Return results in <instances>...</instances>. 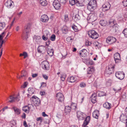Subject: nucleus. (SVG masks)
Returning <instances> with one entry per match:
<instances>
[{
    "instance_id": "11",
    "label": "nucleus",
    "mask_w": 127,
    "mask_h": 127,
    "mask_svg": "<svg viewBox=\"0 0 127 127\" xmlns=\"http://www.w3.org/2000/svg\"><path fill=\"white\" fill-rule=\"evenodd\" d=\"M85 114L79 111H78L77 112V116L79 120H83L85 118Z\"/></svg>"
},
{
    "instance_id": "39",
    "label": "nucleus",
    "mask_w": 127,
    "mask_h": 127,
    "mask_svg": "<svg viewBox=\"0 0 127 127\" xmlns=\"http://www.w3.org/2000/svg\"><path fill=\"white\" fill-rule=\"evenodd\" d=\"M68 32L67 28L66 27H64L62 29V32L64 34H67Z\"/></svg>"
},
{
    "instance_id": "9",
    "label": "nucleus",
    "mask_w": 127,
    "mask_h": 127,
    "mask_svg": "<svg viewBox=\"0 0 127 127\" xmlns=\"http://www.w3.org/2000/svg\"><path fill=\"white\" fill-rule=\"evenodd\" d=\"M111 7V5L109 2H106L102 5V10L103 11L105 12L109 10Z\"/></svg>"
},
{
    "instance_id": "22",
    "label": "nucleus",
    "mask_w": 127,
    "mask_h": 127,
    "mask_svg": "<svg viewBox=\"0 0 127 127\" xmlns=\"http://www.w3.org/2000/svg\"><path fill=\"white\" fill-rule=\"evenodd\" d=\"M90 119V116H88L86 117L82 125L83 127H88L86 126L89 123Z\"/></svg>"
},
{
    "instance_id": "1",
    "label": "nucleus",
    "mask_w": 127,
    "mask_h": 127,
    "mask_svg": "<svg viewBox=\"0 0 127 127\" xmlns=\"http://www.w3.org/2000/svg\"><path fill=\"white\" fill-rule=\"evenodd\" d=\"M109 24L111 25L110 27H112L113 31L116 32L118 29V25L117 24L116 20L113 19H111L109 21Z\"/></svg>"
},
{
    "instance_id": "34",
    "label": "nucleus",
    "mask_w": 127,
    "mask_h": 127,
    "mask_svg": "<svg viewBox=\"0 0 127 127\" xmlns=\"http://www.w3.org/2000/svg\"><path fill=\"white\" fill-rule=\"evenodd\" d=\"M40 100L39 98H37V100L35 101V102L33 104L35 106H38L40 104Z\"/></svg>"
},
{
    "instance_id": "13",
    "label": "nucleus",
    "mask_w": 127,
    "mask_h": 127,
    "mask_svg": "<svg viewBox=\"0 0 127 127\" xmlns=\"http://www.w3.org/2000/svg\"><path fill=\"white\" fill-rule=\"evenodd\" d=\"M83 62L88 65H93L94 64L93 61L90 60L89 59L85 58L83 59L82 60Z\"/></svg>"
},
{
    "instance_id": "18",
    "label": "nucleus",
    "mask_w": 127,
    "mask_h": 127,
    "mask_svg": "<svg viewBox=\"0 0 127 127\" xmlns=\"http://www.w3.org/2000/svg\"><path fill=\"white\" fill-rule=\"evenodd\" d=\"M46 51L48 54L50 56H53L54 53V50L50 46L46 47Z\"/></svg>"
},
{
    "instance_id": "38",
    "label": "nucleus",
    "mask_w": 127,
    "mask_h": 127,
    "mask_svg": "<svg viewBox=\"0 0 127 127\" xmlns=\"http://www.w3.org/2000/svg\"><path fill=\"white\" fill-rule=\"evenodd\" d=\"M120 119L121 120L123 121L126 120L127 119V116L124 114H122L120 117Z\"/></svg>"
},
{
    "instance_id": "49",
    "label": "nucleus",
    "mask_w": 127,
    "mask_h": 127,
    "mask_svg": "<svg viewBox=\"0 0 127 127\" xmlns=\"http://www.w3.org/2000/svg\"><path fill=\"white\" fill-rule=\"evenodd\" d=\"M92 43L89 41L88 40H86L85 41V44L86 46H89L91 45Z\"/></svg>"
},
{
    "instance_id": "21",
    "label": "nucleus",
    "mask_w": 127,
    "mask_h": 127,
    "mask_svg": "<svg viewBox=\"0 0 127 127\" xmlns=\"http://www.w3.org/2000/svg\"><path fill=\"white\" fill-rule=\"evenodd\" d=\"M49 20V18L46 15L44 14L42 15L40 18V20L43 22H46Z\"/></svg>"
},
{
    "instance_id": "25",
    "label": "nucleus",
    "mask_w": 127,
    "mask_h": 127,
    "mask_svg": "<svg viewBox=\"0 0 127 127\" xmlns=\"http://www.w3.org/2000/svg\"><path fill=\"white\" fill-rule=\"evenodd\" d=\"M84 0H76V4L78 6L84 5Z\"/></svg>"
},
{
    "instance_id": "26",
    "label": "nucleus",
    "mask_w": 127,
    "mask_h": 127,
    "mask_svg": "<svg viewBox=\"0 0 127 127\" xmlns=\"http://www.w3.org/2000/svg\"><path fill=\"white\" fill-rule=\"evenodd\" d=\"M111 104L107 102H106L103 104V105L104 107L107 109H109L111 108Z\"/></svg>"
},
{
    "instance_id": "17",
    "label": "nucleus",
    "mask_w": 127,
    "mask_h": 127,
    "mask_svg": "<svg viewBox=\"0 0 127 127\" xmlns=\"http://www.w3.org/2000/svg\"><path fill=\"white\" fill-rule=\"evenodd\" d=\"M10 99L11 100H9V102L10 103H12L16 100L18 101L19 100V95H17L16 97H13L11 95L10 96Z\"/></svg>"
},
{
    "instance_id": "6",
    "label": "nucleus",
    "mask_w": 127,
    "mask_h": 127,
    "mask_svg": "<svg viewBox=\"0 0 127 127\" xmlns=\"http://www.w3.org/2000/svg\"><path fill=\"white\" fill-rule=\"evenodd\" d=\"M116 41V39L112 36H108L106 39V42L110 44H112Z\"/></svg>"
},
{
    "instance_id": "48",
    "label": "nucleus",
    "mask_w": 127,
    "mask_h": 127,
    "mask_svg": "<svg viewBox=\"0 0 127 127\" xmlns=\"http://www.w3.org/2000/svg\"><path fill=\"white\" fill-rule=\"evenodd\" d=\"M5 35V32H3L0 35V40H2Z\"/></svg>"
},
{
    "instance_id": "44",
    "label": "nucleus",
    "mask_w": 127,
    "mask_h": 127,
    "mask_svg": "<svg viewBox=\"0 0 127 127\" xmlns=\"http://www.w3.org/2000/svg\"><path fill=\"white\" fill-rule=\"evenodd\" d=\"M21 77H25L26 76L27 73L26 71L23 70L22 71Z\"/></svg>"
},
{
    "instance_id": "10",
    "label": "nucleus",
    "mask_w": 127,
    "mask_h": 127,
    "mask_svg": "<svg viewBox=\"0 0 127 127\" xmlns=\"http://www.w3.org/2000/svg\"><path fill=\"white\" fill-rule=\"evenodd\" d=\"M56 99L60 102H62L64 99V97L63 94L60 93H59L56 94Z\"/></svg>"
},
{
    "instance_id": "40",
    "label": "nucleus",
    "mask_w": 127,
    "mask_h": 127,
    "mask_svg": "<svg viewBox=\"0 0 127 127\" xmlns=\"http://www.w3.org/2000/svg\"><path fill=\"white\" fill-rule=\"evenodd\" d=\"M10 125L12 127L15 126L16 125V120H13L10 122Z\"/></svg>"
},
{
    "instance_id": "55",
    "label": "nucleus",
    "mask_w": 127,
    "mask_h": 127,
    "mask_svg": "<svg viewBox=\"0 0 127 127\" xmlns=\"http://www.w3.org/2000/svg\"><path fill=\"white\" fill-rule=\"evenodd\" d=\"M123 3L124 6H127V0H124L123 1Z\"/></svg>"
},
{
    "instance_id": "36",
    "label": "nucleus",
    "mask_w": 127,
    "mask_h": 127,
    "mask_svg": "<svg viewBox=\"0 0 127 127\" xmlns=\"http://www.w3.org/2000/svg\"><path fill=\"white\" fill-rule=\"evenodd\" d=\"M70 107L71 110H76L77 109V108L76 107V104L75 103H72Z\"/></svg>"
},
{
    "instance_id": "7",
    "label": "nucleus",
    "mask_w": 127,
    "mask_h": 127,
    "mask_svg": "<svg viewBox=\"0 0 127 127\" xmlns=\"http://www.w3.org/2000/svg\"><path fill=\"white\" fill-rule=\"evenodd\" d=\"M46 47L42 45L39 46L38 47L37 50L38 52L39 53L44 54L46 51Z\"/></svg>"
},
{
    "instance_id": "52",
    "label": "nucleus",
    "mask_w": 127,
    "mask_h": 127,
    "mask_svg": "<svg viewBox=\"0 0 127 127\" xmlns=\"http://www.w3.org/2000/svg\"><path fill=\"white\" fill-rule=\"evenodd\" d=\"M43 120V118L42 117H39L37 118L36 119V120L38 122H40V123H41Z\"/></svg>"
},
{
    "instance_id": "63",
    "label": "nucleus",
    "mask_w": 127,
    "mask_h": 127,
    "mask_svg": "<svg viewBox=\"0 0 127 127\" xmlns=\"http://www.w3.org/2000/svg\"><path fill=\"white\" fill-rule=\"evenodd\" d=\"M28 85V83L27 82H25L24 83V84L23 85V88H25L27 87Z\"/></svg>"
},
{
    "instance_id": "64",
    "label": "nucleus",
    "mask_w": 127,
    "mask_h": 127,
    "mask_svg": "<svg viewBox=\"0 0 127 127\" xmlns=\"http://www.w3.org/2000/svg\"><path fill=\"white\" fill-rule=\"evenodd\" d=\"M38 75V74L37 73H35V74H33L32 75V77L33 78H35L36 76H37Z\"/></svg>"
},
{
    "instance_id": "62",
    "label": "nucleus",
    "mask_w": 127,
    "mask_h": 127,
    "mask_svg": "<svg viewBox=\"0 0 127 127\" xmlns=\"http://www.w3.org/2000/svg\"><path fill=\"white\" fill-rule=\"evenodd\" d=\"M42 38L44 40H46L48 39V38L47 37H46L45 36L43 35L42 36Z\"/></svg>"
},
{
    "instance_id": "60",
    "label": "nucleus",
    "mask_w": 127,
    "mask_h": 127,
    "mask_svg": "<svg viewBox=\"0 0 127 127\" xmlns=\"http://www.w3.org/2000/svg\"><path fill=\"white\" fill-rule=\"evenodd\" d=\"M120 60L121 59H119L118 58L117 59H114V60L115 61V63H118L119 62H120Z\"/></svg>"
},
{
    "instance_id": "53",
    "label": "nucleus",
    "mask_w": 127,
    "mask_h": 127,
    "mask_svg": "<svg viewBox=\"0 0 127 127\" xmlns=\"http://www.w3.org/2000/svg\"><path fill=\"white\" fill-rule=\"evenodd\" d=\"M86 86V84L84 83H81L80 84V86L82 88L84 87H85Z\"/></svg>"
},
{
    "instance_id": "31",
    "label": "nucleus",
    "mask_w": 127,
    "mask_h": 127,
    "mask_svg": "<svg viewBox=\"0 0 127 127\" xmlns=\"http://www.w3.org/2000/svg\"><path fill=\"white\" fill-rule=\"evenodd\" d=\"M98 96L101 97L105 95V93L103 91H97L96 94Z\"/></svg>"
},
{
    "instance_id": "41",
    "label": "nucleus",
    "mask_w": 127,
    "mask_h": 127,
    "mask_svg": "<svg viewBox=\"0 0 127 127\" xmlns=\"http://www.w3.org/2000/svg\"><path fill=\"white\" fill-rule=\"evenodd\" d=\"M114 59H120L121 57L120 54L118 53H116L115 54L114 56Z\"/></svg>"
},
{
    "instance_id": "37",
    "label": "nucleus",
    "mask_w": 127,
    "mask_h": 127,
    "mask_svg": "<svg viewBox=\"0 0 127 127\" xmlns=\"http://www.w3.org/2000/svg\"><path fill=\"white\" fill-rule=\"evenodd\" d=\"M37 98H38L36 96H33L30 98L31 101L32 103L33 104L37 100Z\"/></svg>"
},
{
    "instance_id": "28",
    "label": "nucleus",
    "mask_w": 127,
    "mask_h": 127,
    "mask_svg": "<svg viewBox=\"0 0 127 127\" xmlns=\"http://www.w3.org/2000/svg\"><path fill=\"white\" fill-rule=\"evenodd\" d=\"M76 80L75 78L73 76H71L70 78H68L67 79V81L71 83L74 82Z\"/></svg>"
},
{
    "instance_id": "45",
    "label": "nucleus",
    "mask_w": 127,
    "mask_h": 127,
    "mask_svg": "<svg viewBox=\"0 0 127 127\" xmlns=\"http://www.w3.org/2000/svg\"><path fill=\"white\" fill-rule=\"evenodd\" d=\"M123 33L126 37H127V29H125L123 31Z\"/></svg>"
},
{
    "instance_id": "30",
    "label": "nucleus",
    "mask_w": 127,
    "mask_h": 127,
    "mask_svg": "<svg viewBox=\"0 0 127 127\" xmlns=\"http://www.w3.org/2000/svg\"><path fill=\"white\" fill-rule=\"evenodd\" d=\"M28 91L29 94H28V96L29 95H32V94L34 93V89L32 87H31L28 88Z\"/></svg>"
},
{
    "instance_id": "43",
    "label": "nucleus",
    "mask_w": 127,
    "mask_h": 127,
    "mask_svg": "<svg viewBox=\"0 0 127 127\" xmlns=\"http://www.w3.org/2000/svg\"><path fill=\"white\" fill-rule=\"evenodd\" d=\"M69 2L70 4L73 6L75 4H76V0H69Z\"/></svg>"
},
{
    "instance_id": "8",
    "label": "nucleus",
    "mask_w": 127,
    "mask_h": 127,
    "mask_svg": "<svg viewBox=\"0 0 127 127\" xmlns=\"http://www.w3.org/2000/svg\"><path fill=\"white\" fill-rule=\"evenodd\" d=\"M115 76L118 79L122 80L125 77V74L123 72H117L116 73Z\"/></svg>"
},
{
    "instance_id": "50",
    "label": "nucleus",
    "mask_w": 127,
    "mask_h": 127,
    "mask_svg": "<svg viewBox=\"0 0 127 127\" xmlns=\"http://www.w3.org/2000/svg\"><path fill=\"white\" fill-rule=\"evenodd\" d=\"M66 76L65 75H62L60 77V78L61 80L63 81H64L65 79V78H66Z\"/></svg>"
},
{
    "instance_id": "15",
    "label": "nucleus",
    "mask_w": 127,
    "mask_h": 127,
    "mask_svg": "<svg viewBox=\"0 0 127 127\" xmlns=\"http://www.w3.org/2000/svg\"><path fill=\"white\" fill-rule=\"evenodd\" d=\"M53 5L54 7L56 10L59 9L61 6V5L59 2L57 0H54L53 2Z\"/></svg>"
},
{
    "instance_id": "47",
    "label": "nucleus",
    "mask_w": 127,
    "mask_h": 127,
    "mask_svg": "<svg viewBox=\"0 0 127 127\" xmlns=\"http://www.w3.org/2000/svg\"><path fill=\"white\" fill-rule=\"evenodd\" d=\"M5 27L4 23H0V30H1Z\"/></svg>"
},
{
    "instance_id": "3",
    "label": "nucleus",
    "mask_w": 127,
    "mask_h": 127,
    "mask_svg": "<svg viewBox=\"0 0 127 127\" xmlns=\"http://www.w3.org/2000/svg\"><path fill=\"white\" fill-rule=\"evenodd\" d=\"M30 28L29 26H26L24 28V29L23 32V34L22 37L24 39H27L28 38V34L29 32Z\"/></svg>"
},
{
    "instance_id": "19",
    "label": "nucleus",
    "mask_w": 127,
    "mask_h": 127,
    "mask_svg": "<svg viewBox=\"0 0 127 127\" xmlns=\"http://www.w3.org/2000/svg\"><path fill=\"white\" fill-rule=\"evenodd\" d=\"M13 2L12 1L10 0H8L5 3V5L8 8H10L13 7Z\"/></svg>"
},
{
    "instance_id": "5",
    "label": "nucleus",
    "mask_w": 127,
    "mask_h": 127,
    "mask_svg": "<svg viewBox=\"0 0 127 127\" xmlns=\"http://www.w3.org/2000/svg\"><path fill=\"white\" fill-rule=\"evenodd\" d=\"M33 107L32 104H29L28 106H25L22 108V110L26 113H28L30 112V110Z\"/></svg>"
},
{
    "instance_id": "14",
    "label": "nucleus",
    "mask_w": 127,
    "mask_h": 127,
    "mask_svg": "<svg viewBox=\"0 0 127 127\" xmlns=\"http://www.w3.org/2000/svg\"><path fill=\"white\" fill-rule=\"evenodd\" d=\"M79 54L81 57H87L88 56L87 51L85 49H83L80 51Z\"/></svg>"
},
{
    "instance_id": "61",
    "label": "nucleus",
    "mask_w": 127,
    "mask_h": 127,
    "mask_svg": "<svg viewBox=\"0 0 127 127\" xmlns=\"http://www.w3.org/2000/svg\"><path fill=\"white\" fill-rule=\"evenodd\" d=\"M91 17H93L94 18H93V21H95L97 19V17L95 16V15H92L91 16Z\"/></svg>"
},
{
    "instance_id": "23",
    "label": "nucleus",
    "mask_w": 127,
    "mask_h": 127,
    "mask_svg": "<svg viewBox=\"0 0 127 127\" xmlns=\"http://www.w3.org/2000/svg\"><path fill=\"white\" fill-rule=\"evenodd\" d=\"M99 111L97 110H95L93 113V117L96 119H98L99 116Z\"/></svg>"
},
{
    "instance_id": "24",
    "label": "nucleus",
    "mask_w": 127,
    "mask_h": 127,
    "mask_svg": "<svg viewBox=\"0 0 127 127\" xmlns=\"http://www.w3.org/2000/svg\"><path fill=\"white\" fill-rule=\"evenodd\" d=\"M72 18L75 21H76L80 20V17L78 13L76 14L74 13Z\"/></svg>"
},
{
    "instance_id": "57",
    "label": "nucleus",
    "mask_w": 127,
    "mask_h": 127,
    "mask_svg": "<svg viewBox=\"0 0 127 127\" xmlns=\"http://www.w3.org/2000/svg\"><path fill=\"white\" fill-rule=\"evenodd\" d=\"M64 21H65L66 22L68 20V18L67 15H65L64 16Z\"/></svg>"
},
{
    "instance_id": "29",
    "label": "nucleus",
    "mask_w": 127,
    "mask_h": 127,
    "mask_svg": "<svg viewBox=\"0 0 127 127\" xmlns=\"http://www.w3.org/2000/svg\"><path fill=\"white\" fill-rule=\"evenodd\" d=\"M12 108L13 109L15 113L18 115L20 114V110L19 109L15 107H13Z\"/></svg>"
},
{
    "instance_id": "35",
    "label": "nucleus",
    "mask_w": 127,
    "mask_h": 127,
    "mask_svg": "<svg viewBox=\"0 0 127 127\" xmlns=\"http://www.w3.org/2000/svg\"><path fill=\"white\" fill-rule=\"evenodd\" d=\"M99 23L101 26H105L107 24V22L106 21L102 19L100 21Z\"/></svg>"
},
{
    "instance_id": "54",
    "label": "nucleus",
    "mask_w": 127,
    "mask_h": 127,
    "mask_svg": "<svg viewBox=\"0 0 127 127\" xmlns=\"http://www.w3.org/2000/svg\"><path fill=\"white\" fill-rule=\"evenodd\" d=\"M66 40L67 41L70 42L72 41L73 40V39L71 38V37H69L66 38Z\"/></svg>"
},
{
    "instance_id": "59",
    "label": "nucleus",
    "mask_w": 127,
    "mask_h": 127,
    "mask_svg": "<svg viewBox=\"0 0 127 127\" xmlns=\"http://www.w3.org/2000/svg\"><path fill=\"white\" fill-rule=\"evenodd\" d=\"M42 76L43 78L46 80H47L48 79V77L45 74H43L42 75Z\"/></svg>"
},
{
    "instance_id": "33",
    "label": "nucleus",
    "mask_w": 127,
    "mask_h": 127,
    "mask_svg": "<svg viewBox=\"0 0 127 127\" xmlns=\"http://www.w3.org/2000/svg\"><path fill=\"white\" fill-rule=\"evenodd\" d=\"M71 110L70 106H68L65 107L64 111L67 114L68 113L70 112Z\"/></svg>"
},
{
    "instance_id": "42",
    "label": "nucleus",
    "mask_w": 127,
    "mask_h": 127,
    "mask_svg": "<svg viewBox=\"0 0 127 127\" xmlns=\"http://www.w3.org/2000/svg\"><path fill=\"white\" fill-rule=\"evenodd\" d=\"M72 28L73 29L75 32H77L79 31V29L78 27L75 25H72L71 26Z\"/></svg>"
},
{
    "instance_id": "27",
    "label": "nucleus",
    "mask_w": 127,
    "mask_h": 127,
    "mask_svg": "<svg viewBox=\"0 0 127 127\" xmlns=\"http://www.w3.org/2000/svg\"><path fill=\"white\" fill-rule=\"evenodd\" d=\"M33 39L38 43H40L41 40L40 36L38 35H35L33 37Z\"/></svg>"
},
{
    "instance_id": "51",
    "label": "nucleus",
    "mask_w": 127,
    "mask_h": 127,
    "mask_svg": "<svg viewBox=\"0 0 127 127\" xmlns=\"http://www.w3.org/2000/svg\"><path fill=\"white\" fill-rule=\"evenodd\" d=\"M87 71L93 72L94 71V68L93 67H89Z\"/></svg>"
},
{
    "instance_id": "32",
    "label": "nucleus",
    "mask_w": 127,
    "mask_h": 127,
    "mask_svg": "<svg viewBox=\"0 0 127 127\" xmlns=\"http://www.w3.org/2000/svg\"><path fill=\"white\" fill-rule=\"evenodd\" d=\"M41 5L43 6H46L47 4V2L46 0H39Z\"/></svg>"
},
{
    "instance_id": "20",
    "label": "nucleus",
    "mask_w": 127,
    "mask_h": 127,
    "mask_svg": "<svg viewBox=\"0 0 127 127\" xmlns=\"http://www.w3.org/2000/svg\"><path fill=\"white\" fill-rule=\"evenodd\" d=\"M97 95L95 92L94 93L91 97V102L93 103H95L96 102V97Z\"/></svg>"
},
{
    "instance_id": "4",
    "label": "nucleus",
    "mask_w": 127,
    "mask_h": 127,
    "mask_svg": "<svg viewBox=\"0 0 127 127\" xmlns=\"http://www.w3.org/2000/svg\"><path fill=\"white\" fill-rule=\"evenodd\" d=\"M115 66L114 64H111L109 65L108 69H106L105 71V73L107 74H110L113 73L114 71V68Z\"/></svg>"
},
{
    "instance_id": "16",
    "label": "nucleus",
    "mask_w": 127,
    "mask_h": 127,
    "mask_svg": "<svg viewBox=\"0 0 127 127\" xmlns=\"http://www.w3.org/2000/svg\"><path fill=\"white\" fill-rule=\"evenodd\" d=\"M94 3L93 2H90L88 4L87 8L90 11H93L94 10L95 6H96V4H94Z\"/></svg>"
},
{
    "instance_id": "12",
    "label": "nucleus",
    "mask_w": 127,
    "mask_h": 127,
    "mask_svg": "<svg viewBox=\"0 0 127 127\" xmlns=\"http://www.w3.org/2000/svg\"><path fill=\"white\" fill-rule=\"evenodd\" d=\"M41 67L43 69L48 70L49 68V64L47 61H45L43 62L41 64Z\"/></svg>"
},
{
    "instance_id": "56",
    "label": "nucleus",
    "mask_w": 127,
    "mask_h": 127,
    "mask_svg": "<svg viewBox=\"0 0 127 127\" xmlns=\"http://www.w3.org/2000/svg\"><path fill=\"white\" fill-rule=\"evenodd\" d=\"M51 41L49 40H48L47 41H46V46H47V47H48V46H49V44H50L51 42Z\"/></svg>"
},
{
    "instance_id": "58",
    "label": "nucleus",
    "mask_w": 127,
    "mask_h": 127,
    "mask_svg": "<svg viewBox=\"0 0 127 127\" xmlns=\"http://www.w3.org/2000/svg\"><path fill=\"white\" fill-rule=\"evenodd\" d=\"M23 56H24V58H25L28 56V54L26 52H24L23 53Z\"/></svg>"
},
{
    "instance_id": "46",
    "label": "nucleus",
    "mask_w": 127,
    "mask_h": 127,
    "mask_svg": "<svg viewBox=\"0 0 127 127\" xmlns=\"http://www.w3.org/2000/svg\"><path fill=\"white\" fill-rule=\"evenodd\" d=\"M56 39V36L54 34H53L50 37V40L53 41L55 40Z\"/></svg>"
},
{
    "instance_id": "2",
    "label": "nucleus",
    "mask_w": 127,
    "mask_h": 127,
    "mask_svg": "<svg viewBox=\"0 0 127 127\" xmlns=\"http://www.w3.org/2000/svg\"><path fill=\"white\" fill-rule=\"evenodd\" d=\"M89 37L94 39L97 38L99 36L98 33L94 30H91L88 32Z\"/></svg>"
}]
</instances>
